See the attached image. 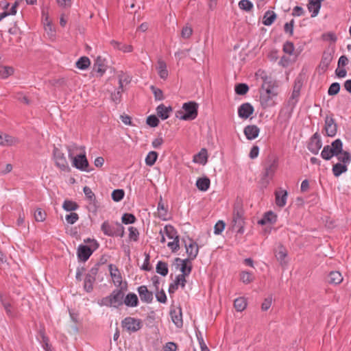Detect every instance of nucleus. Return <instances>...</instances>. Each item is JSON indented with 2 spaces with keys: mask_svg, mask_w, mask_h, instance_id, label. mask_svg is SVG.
Here are the masks:
<instances>
[{
  "mask_svg": "<svg viewBox=\"0 0 351 351\" xmlns=\"http://www.w3.org/2000/svg\"><path fill=\"white\" fill-rule=\"evenodd\" d=\"M295 47L292 42L291 41H286L282 47V51L284 53L289 54V55H293L294 53Z\"/></svg>",
  "mask_w": 351,
  "mask_h": 351,
  "instance_id": "nucleus-51",
  "label": "nucleus"
},
{
  "mask_svg": "<svg viewBox=\"0 0 351 351\" xmlns=\"http://www.w3.org/2000/svg\"><path fill=\"white\" fill-rule=\"evenodd\" d=\"M348 171V165L341 162H337L332 165V172L335 177L338 178L342 173Z\"/></svg>",
  "mask_w": 351,
  "mask_h": 351,
  "instance_id": "nucleus-32",
  "label": "nucleus"
},
{
  "mask_svg": "<svg viewBox=\"0 0 351 351\" xmlns=\"http://www.w3.org/2000/svg\"><path fill=\"white\" fill-rule=\"evenodd\" d=\"M322 147L320 134L317 132L311 136L307 144V149L315 155L319 153Z\"/></svg>",
  "mask_w": 351,
  "mask_h": 351,
  "instance_id": "nucleus-11",
  "label": "nucleus"
},
{
  "mask_svg": "<svg viewBox=\"0 0 351 351\" xmlns=\"http://www.w3.org/2000/svg\"><path fill=\"white\" fill-rule=\"evenodd\" d=\"M170 315L171 317L172 322L177 327L180 328L182 326L183 321L181 309H179L178 311L176 309L171 310L170 311Z\"/></svg>",
  "mask_w": 351,
  "mask_h": 351,
  "instance_id": "nucleus-29",
  "label": "nucleus"
},
{
  "mask_svg": "<svg viewBox=\"0 0 351 351\" xmlns=\"http://www.w3.org/2000/svg\"><path fill=\"white\" fill-rule=\"evenodd\" d=\"M73 165L77 169L88 171V162L85 154H79L73 158Z\"/></svg>",
  "mask_w": 351,
  "mask_h": 351,
  "instance_id": "nucleus-12",
  "label": "nucleus"
},
{
  "mask_svg": "<svg viewBox=\"0 0 351 351\" xmlns=\"http://www.w3.org/2000/svg\"><path fill=\"white\" fill-rule=\"evenodd\" d=\"M18 140L8 134L0 133V145L11 146L16 144Z\"/></svg>",
  "mask_w": 351,
  "mask_h": 351,
  "instance_id": "nucleus-30",
  "label": "nucleus"
},
{
  "mask_svg": "<svg viewBox=\"0 0 351 351\" xmlns=\"http://www.w3.org/2000/svg\"><path fill=\"white\" fill-rule=\"evenodd\" d=\"M124 195L125 193L123 189H115L112 191L111 196L114 202H118L123 198Z\"/></svg>",
  "mask_w": 351,
  "mask_h": 351,
  "instance_id": "nucleus-52",
  "label": "nucleus"
},
{
  "mask_svg": "<svg viewBox=\"0 0 351 351\" xmlns=\"http://www.w3.org/2000/svg\"><path fill=\"white\" fill-rule=\"evenodd\" d=\"M34 218L36 221L42 222L46 218V213L41 208H38L34 213Z\"/></svg>",
  "mask_w": 351,
  "mask_h": 351,
  "instance_id": "nucleus-54",
  "label": "nucleus"
},
{
  "mask_svg": "<svg viewBox=\"0 0 351 351\" xmlns=\"http://www.w3.org/2000/svg\"><path fill=\"white\" fill-rule=\"evenodd\" d=\"M324 0H308L307 8L311 12V17L317 16L322 7Z\"/></svg>",
  "mask_w": 351,
  "mask_h": 351,
  "instance_id": "nucleus-18",
  "label": "nucleus"
},
{
  "mask_svg": "<svg viewBox=\"0 0 351 351\" xmlns=\"http://www.w3.org/2000/svg\"><path fill=\"white\" fill-rule=\"evenodd\" d=\"M95 275L96 271H94L93 269L90 274H87L85 276L84 288L88 293L91 292L93 289V284L95 281Z\"/></svg>",
  "mask_w": 351,
  "mask_h": 351,
  "instance_id": "nucleus-21",
  "label": "nucleus"
},
{
  "mask_svg": "<svg viewBox=\"0 0 351 351\" xmlns=\"http://www.w3.org/2000/svg\"><path fill=\"white\" fill-rule=\"evenodd\" d=\"M162 231L169 239L173 240L167 243L168 247L173 252L178 251L180 248V241L179 236L174 227L171 225H166Z\"/></svg>",
  "mask_w": 351,
  "mask_h": 351,
  "instance_id": "nucleus-6",
  "label": "nucleus"
},
{
  "mask_svg": "<svg viewBox=\"0 0 351 351\" xmlns=\"http://www.w3.org/2000/svg\"><path fill=\"white\" fill-rule=\"evenodd\" d=\"M156 269V272L162 276H166L168 274V266L165 262L158 261Z\"/></svg>",
  "mask_w": 351,
  "mask_h": 351,
  "instance_id": "nucleus-47",
  "label": "nucleus"
},
{
  "mask_svg": "<svg viewBox=\"0 0 351 351\" xmlns=\"http://www.w3.org/2000/svg\"><path fill=\"white\" fill-rule=\"evenodd\" d=\"M254 111L253 106L250 103L242 104L238 108V115L243 119H248Z\"/></svg>",
  "mask_w": 351,
  "mask_h": 351,
  "instance_id": "nucleus-13",
  "label": "nucleus"
},
{
  "mask_svg": "<svg viewBox=\"0 0 351 351\" xmlns=\"http://www.w3.org/2000/svg\"><path fill=\"white\" fill-rule=\"evenodd\" d=\"M193 162L205 165L207 162V152L205 149H202L201 151L197 154L194 155Z\"/></svg>",
  "mask_w": 351,
  "mask_h": 351,
  "instance_id": "nucleus-34",
  "label": "nucleus"
},
{
  "mask_svg": "<svg viewBox=\"0 0 351 351\" xmlns=\"http://www.w3.org/2000/svg\"><path fill=\"white\" fill-rule=\"evenodd\" d=\"M305 80V74L301 72L295 79L293 89L300 92Z\"/></svg>",
  "mask_w": 351,
  "mask_h": 351,
  "instance_id": "nucleus-38",
  "label": "nucleus"
},
{
  "mask_svg": "<svg viewBox=\"0 0 351 351\" xmlns=\"http://www.w3.org/2000/svg\"><path fill=\"white\" fill-rule=\"evenodd\" d=\"M343 142L337 138L331 143L330 145H325L321 152V157L325 160H330L333 156H338L342 151Z\"/></svg>",
  "mask_w": 351,
  "mask_h": 351,
  "instance_id": "nucleus-4",
  "label": "nucleus"
},
{
  "mask_svg": "<svg viewBox=\"0 0 351 351\" xmlns=\"http://www.w3.org/2000/svg\"><path fill=\"white\" fill-rule=\"evenodd\" d=\"M109 271L114 284L117 286L121 285L122 282V277L117 267L110 264L109 265Z\"/></svg>",
  "mask_w": 351,
  "mask_h": 351,
  "instance_id": "nucleus-25",
  "label": "nucleus"
},
{
  "mask_svg": "<svg viewBox=\"0 0 351 351\" xmlns=\"http://www.w3.org/2000/svg\"><path fill=\"white\" fill-rule=\"evenodd\" d=\"M295 21L293 19H291L289 22L286 23L284 25V31L285 33H289L291 36L293 34V27H294Z\"/></svg>",
  "mask_w": 351,
  "mask_h": 351,
  "instance_id": "nucleus-60",
  "label": "nucleus"
},
{
  "mask_svg": "<svg viewBox=\"0 0 351 351\" xmlns=\"http://www.w3.org/2000/svg\"><path fill=\"white\" fill-rule=\"evenodd\" d=\"M138 298L134 293H129L124 295L123 304L128 307H136L138 305Z\"/></svg>",
  "mask_w": 351,
  "mask_h": 351,
  "instance_id": "nucleus-24",
  "label": "nucleus"
},
{
  "mask_svg": "<svg viewBox=\"0 0 351 351\" xmlns=\"http://www.w3.org/2000/svg\"><path fill=\"white\" fill-rule=\"evenodd\" d=\"M278 158H273L269 157L265 165L264 173L262 179L265 180V182L269 183L270 179L274 176L277 167H278Z\"/></svg>",
  "mask_w": 351,
  "mask_h": 351,
  "instance_id": "nucleus-8",
  "label": "nucleus"
},
{
  "mask_svg": "<svg viewBox=\"0 0 351 351\" xmlns=\"http://www.w3.org/2000/svg\"><path fill=\"white\" fill-rule=\"evenodd\" d=\"M94 250L85 245H80L77 250V258L82 262H86L93 253Z\"/></svg>",
  "mask_w": 351,
  "mask_h": 351,
  "instance_id": "nucleus-14",
  "label": "nucleus"
},
{
  "mask_svg": "<svg viewBox=\"0 0 351 351\" xmlns=\"http://www.w3.org/2000/svg\"><path fill=\"white\" fill-rule=\"evenodd\" d=\"M158 155L156 152H155V151L149 152L145 157V164L149 167L153 166L155 164V162L158 158Z\"/></svg>",
  "mask_w": 351,
  "mask_h": 351,
  "instance_id": "nucleus-43",
  "label": "nucleus"
},
{
  "mask_svg": "<svg viewBox=\"0 0 351 351\" xmlns=\"http://www.w3.org/2000/svg\"><path fill=\"white\" fill-rule=\"evenodd\" d=\"M90 61L88 57L82 56L76 62V67L80 70H85L88 68Z\"/></svg>",
  "mask_w": 351,
  "mask_h": 351,
  "instance_id": "nucleus-37",
  "label": "nucleus"
},
{
  "mask_svg": "<svg viewBox=\"0 0 351 351\" xmlns=\"http://www.w3.org/2000/svg\"><path fill=\"white\" fill-rule=\"evenodd\" d=\"M176 262H179L181 263V267L180 271L182 272V274L185 276H189L191 271V265L190 264L189 259L185 258V259H181L180 258H177L176 259Z\"/></svg>",
  "mask_w": 351,
  "mask_h": 351,
  "instance_id": "nucleus-28",
  "label": "nucleus"
},
{
  "mask_svg": "<svg viewBox=\"0 0 351 351\" xmlns=\"http://www.w3.org/2000/svg\"><path fill=\"white\" fill-rule=\"evenodd\" d=\"M335 156L337 158L339 162L342 164L348 165L351 162V154L348 151L343 150V148L339 155Z\"/></svg>",
  "mask_w": 351,
  "mask_h": 351,
  "instance_id": "nucleus-36",
  "label": "nucleus"
},
{
  "mask_svg": "<svg viewBox=\"0 0 351 351\" xmlns=\"http://www.w3.org/2000/svg\"><path fill=\"white\" fill-rule=\"evenodd\" d=\"M277 221V215L273 211L269 210L264 213L262 218L258 220V223L261 226L267 223L274 224Z\"/></svg>",
  "mask_w": 351,
  "mask_h": 351,
  "instance_id": "nucleus-20",
  "label": "nucleus"
},
{
  "mask_svg": "<svg viewBox=\"0 0 351 351\" xmlns=\"http://www.w3.org/2000/svg\"><path fill=\"white\" fill-rule=\"evenodd\" d=\"M193 33V29L191 26L186 25L183 27L182 31H181V36L184 39L189 38Z\"/></svg>",
  "mask_w": 351,
  "mask_h": 351,
  "instance_id": "nucleus-57",
  "label": "nucleus"
},
{
  "mask_svg": "<svg viewBox=\"0 0 351 351\" xmlns=\"http://www.w3.org/2000/svg\"><path fill=\"white\" fill-rule=\"evenodd\" d=\"M129 239L134 241H136L138 239L139 232L135 227L131 226L128 228Z\"/></svg>",
  "mask_w": 351,
  "mask_h": 351,
  "instance_id": "nucleus-55",
  "label": "nucleus"
},
{
  "mask_svg": "<svg viewBox=\"0 0 351 351\" xmlns=\"http://www.w3.org/2000/svg\"><path fill=\"white\" fill-rule=\"evenodd\" d=\"M104 234L108 237H120L124 235V228L119 223L110 224L108 221H104L101 226Z\"/></svg>",
  "mask_w": 351,
  "mask_h": 351,
  "instance_id": "nucleus-5",
  "label": "nucleus"
},
{
  "mask_svg": "<svg viewBox=\"0 0 351 351\" xmlns=\"http://www.w3.org/2000/svg\"><path fill=\"white\" fill-rule=\"evenodd\" d=\"M249 86L245 83H239L234 86V91L238 95H245L249 91Z\"/></svg>",
  "mask_w": 351,
  "mask_h": 351,
  "instance_id": "nucleus-40",
  "label": "nucleus"
},
{
  "mask_svg": "<svg viewBox=\"0 0 351 351\" xmlns=\"http://www.w3.org/2000/svg\"><path fill=\"white\" fill-rule=\"evenodd\" d=\"M240 280L245 285L250 284L254 280V276L252 272L243 271L240 273Z\"/></svg>",
  "mask_w": 351,
  "mask_h": 351,
  "instance_id": "nucleus-42",
  "label": "nucleus"
},
{
  "mask_svg": "<svg viewBox=\"0 0 351 351\" xmlns=\"http://www.w3.org/2000/svg\"><path fill=\"white\" fill-rule=\"evenodd\" d=\"M14 73V69L12 66L0 65V78L6 79Z\"/></svg>",
  "mask_w": 351,
  "mask_h": 351,
  "instance_id": "nucleus-44",
  "label": "nucleus"
},
{
  "mask_svg": "<svg viewBox=\"0 0 351 351\" xmlns=\"http://www.w3.org/2000/svg\"><path fill=\"white\" fill-rule=\"evenodd\" d=\"M104 59L101 58V56H98L95 60L93 69L98 76H102L106 70Z\"/></svg>",
  "mask_w": 351,
  "mask_h": 351,
  "instance_id": "nucleus-23",
  "label": "nucleus"
},
{
  "mask_svg": "<svg viewBox=\"0 0 351 351\" xmlns=\"http://www.w3.org/2000/svg\"><path fill=\"white\" fill-rule=\"evenodd\" d=\"M156 70L159 77L162 80H166L168 77L169 72L167 71V64L161 59L157 62Z\"/></svg>",
  "mask_w": 351,
  "mask_h": 351,
  "instance_id": "nucleus-26",
  "label": "nucleus"
},
{
  "mask_svg": "<svg viewBox=\"0 0 351 351\" xmlns=\"http://www.w3.org/2000/svg\"><path fill=\"white\" fill-rule=\"evenodd\" d=\"M271 302H272V297L271 296H269V297L266 298L261 305L262 311H267L270 308V306L271 305Z\"/></svg>",
  "mask_w": 351,
  "mask_h": 351,
  "instance_id": "nucleus-63",
  "label": "nucleus"
},
{
  "mask_svg": "<svg viewBox=\"0 0 351 351\" xmlns=\"http://www.w3.org/2000/svg\"><path fill=\"white\" fill-rule=\"evenodd\" d=\"M79 206L75 202L71 200H64L62 204V208L64 210L68 212H72L76 210Z\"/></svg>",
  "mask_w": 351,
  "mask_h": 351,
  "instance_id": "nucleus-48",
  "label": "nucleus"
},
{
  "mask_svg": "<svg viewBox=\"0 0 351 351\" xmlns=\"http://www.w3.org/2000/svg\"><path fill=\"white\" fill-rule=\"evenodd\" d=\"M53 155L56 166L62 171H69L70 168L64 154L59 149L55 147Z\"/></svg>",
  "mask_w": 351,
  "mask_h": 351,
  "instance_id": "nucleus-9",
  "label": "nucleus"
},
{
  "mask_svg": "<svg viewBox=\"0 0 351 351\" xmlns=\"http://www.w3.org/2000/svg\"><path fill=\"white\" fill-rule=\"evenodd\" d=\"M275 256L281 266L284 267L287 265V261H286L287 250L283 245L280 244L278 245V250L275 252Z\"/></svg>",
  "mask_w": 351,
  "mask_h": 351,
  "instance_id": "nucleus-19",
  "label": "nucleus"
},
{
  "mask_svg": "<svg viewBox=\"0 0 351 351\" xmlns=\"http://www.w3.org/2000/svg\"><path fill=\"white\" fill-rule=\"evenodd\" d=\"M343 280L341 274L338 271H332L328 275V282L331 285H339Z\"/></svg>",
  "mask_w": 351,
  "mask_h": 351,
  "instance_id": "nucleus-27",
  "label": "nucleus"
},
{
  "mask_svg": "<svg viewBox=\"0 0 351 351\" xmlns=\"http://www.w3.org/2000/svg\"><path fill=\"white\" fill-rule=\"evenodd\" d=\"M121 326L127 332L132 333L139 330L143 326V323L139 319L127 317L122 320Z\"/></svg>",
  "mask_w": 351,
  "mask_h": 351,
  "instance_id": "nucleus-7",
  "label": "nucleus"
},
{
  "mask_svg": "<svg viewBox=\"0 0 351 351\" xmlns=\"http://www.w3.org/2000/svg\"><path fill=\"white\" fill-rule=\"evenodd\" d=\"M84 193L86 198L90 202H94L95 201V195L92 190L88 186L84 187Z\"/></svg>",
  "mask_w": 351,
  "mask_h": 351,
  "instance_id": "nucleus-59",
  "label": "nucleus"
},
{
  "mask_svg": "<svg viewBox=\"0 0 351 351\" xmlns=\"http://www.w3.org/2000/svg\"><path fill=\"white\" fill-rule=\"evenodd\" d=\"M333 59L332 53L329 51H324L320 63L319 64V68L322 71L323 73H325L328 66Z\"/></svg>",
  "mask_w": 351,
  "mask_h": 351,
  "instance_id": "nucleus-17",
  "label": "nucleus"
},
{
  "mask_svg": "<svg viewBox=\"0 0 351 351\" xmlns=\"http://www.w3.org/2000/svg\"><path fill=\"white\" fill-rule=\"evenodd\" d=\"M238 5L241 10H244L245 12H250L254 7L252 2L250 1V0H241L239 2Z\"/></svg>",
  "mask_w": 351,
  "mask_h": 351,
  "instance_id": "nucleus-49",
  "label": "nucleus"
},
{
  "mask_svg": "<svg viewBox=\"0 0 351 351\" xmlns=\"http://www.w3.org/2000/svg\"><path fill=\"white\" fill-rule=\"evenodd\" d=\"M305 11L302 7L296 5L293 8L291 15L293 16H301L304 15Z\"/></svg>",
  "mask_w": 351,
  "mask_h": 351,
  "instance_id": "nucleus-62",
  "label": "nucleus"
},
{
  "mask_svg": "<svg viewBox=\"0 0 351 351\" xmlns=\"http://www.w3.org/2000/svg\"><path fill=\"white\" fill-rule=\"evenodd\" d=\"M171 111L172 108L171 106H165L164 104H160L156 108L157 114L162 120L168 119L169 117V112Z\"/></svg>",
  "mask_w": 351,
  "mask_h": 351,
  "instance_id": "nucleus-31",
  "label": "nucleus"
},
{
  "mask_svg": "<svg viewBox=\"0 0 351 351\" xmlns=\"http://www.w3.org/2000/svg\"><path fill=\"white\" fill-rule=\"evenodd\" d=\"M0 300H1V304L3 306L5 311H6V313L8 314V315L12 317L14 315V313L12 312V306L11 304L6 302L2 296L0 297Z\"/></svg>",
  "mask_w": 351,
  "mask_h": 351,
  "instance_id": "nucleus-58",
  "label": "nucleus"
},
{
  "mask_svg": "<svg viewBox=\"0 0 351 351\" xmlns=\"http://www.w3.org/2000/svg\"><path fill=\"white\" fill-rule=\"evenodd\" d=\"M276 204L278 207H284L286 205L288 192L286 190H280L275 192Z\"/></svg>",
  "mask_w": 351,
  "mask_h": 351,
  "instance_id": "nucleus-22",
  "label": "nucleus"
},
{
  "mask_svg": "<svg viewBox=\"0 0 351 351\" xmlns=\"http://www.w3.org/2000/svg\"><path fill=\"white\" fill-rule=\"evenodd\" d=\"M263 80L261 90L260 91V102L261 107L266 109L276 105L274 98L278 95L277 82L268 75L265 71L259 69L256 74Z\"/></svg>",
  "mask_w": 351,
  "mask_h": 351,
  "instance_id": "nucleus-1",
  "label": "nucleus"
},
{
  "mask_svg": "<svg viewBox=\"0 0 351 351\" xmlns=\"http://www.w3.org/2000/svg\"><path fill=\"white\" fill-rule=\"evenodd\" d=\"M156 298L157 301H158L160 303L164 304V303H166V302H167V295L163 290L158 291L156 293Z\"/></svg>",
  "mask_w": 351,
  "mask_h": 351,
  "instance_id": "nucleus-64",
  "label": "nucleus"
},
{
  "mask_svg": "<svg viewBox=\"0 0 351 351\" xmlns=\"http://www.w3.org/2000/svg\"><path fill=\"white\" fill-rule=\"evenodd\" d=\"M124 292L121 289H116L112 293L101 300L97 304L99 306L119 308L123 304Z\"/></svg>",
  "mask_w": 351,
  "mask_h": 351,
  "instance_id": "nucleus-2",
  "label": "nucleus"
},
{
  "mask_svg": "<svg viewBox=\"0 0 351 351\" xmlns=\"http://www.w3.org/2000/svg\"><path fill=\"white\" fill-rule=\"evenodd\" d=\"M147 124L151 127H156L159 123V120L155 115H149L147 118Z\"/></svg>",
  "mask_w": 351,
  "mask_h": 351,
  "instance_id": "nucleus-61",
  "label": "nucleus"
},
{
  "mask_svg": "<svg viewBox=\"0 0 351 351\" xmlns=\"http://www.w3.org/2000/svg\"><path fill=\"white\" fill-rule=\"evenodd\" d=\"M232 228L236 230L237 233L243 234L244 232V221L243 219L236 218L232 220Z\"/></svg>",
  "mask_w": 351,
  "mask_h": 351,
  "instance_id": "nucleus-46",
  "label": "nucleus"
},
{
  "mask_svg": "<svg viewBox=\"0 0 351 351\" xmlns=\"http://www.w3.org/2000/svg\"><path fill=\"white\" fill-rule=\"evenodd\" d=\"M324 129L327 136L334 137L337 134V123L333 117V114L326 115Z\"/></svg>",
  "mask_w": 351,
  "mask_h": 351,
  "instance_id": "nucleus-10",
  "label": "nucleus"
},
{
  "mask_svg": "<svg viewBox=\"0 0 351 351\" xmlns=\"http://www.w3.org/2000/svg\"><path fill=\"white\" fill-rule=\"evenodd\" d=\"M65 219L67 223L74 224L79 219V216L76 213L71 212L66 215Z\"/></svg>",
  "mask_w": 351,
  "mask_h": 351,
  "instance_id": "nucleus-56",
  "label": "nucleus"
},
{
  "mask_svg": "<svg viewBox=\"0 0 351 351\" xmlns=\"http://www.w3.org/2000/svg\"><path fill=\"white\" fill-rule=\"evenodd\" d=\"M186 253L189 255V259H194L198 254V246L196 243L191 242L188 245H186Z\"/></svg>",
  "mask_w": 351,
  "mask_h": 351,
  "instance_id": "nucleus-35",
  "label": "nucleus"
},
{
  "mask_svg": "<svg viewBox=\"0 0 351 351\" xmlns=\"http://www.w3.org/2000/svg\"><path fill=\"white\" fill-rule=\"evenodd\" d=\"M234 306L237 311H243L247 306V302L243 297H239L234 300Z\"/></svg>",
  "mask_w": 351,
  "mask_h": 351,
  "instance_id": "nucleus-41",
  "label": "nucleus"
},
{
  "mask_svg": "<svg viewBox=\"0 0 351 351\" xmlns=\"http://www.w3.org/2000/svg\"><path fill=\"white\" fill-rule=\"evenodd\" d=\"M138 293L142 302L150 304L153 300V293L149 291L145 285H141L138 287Z\"/></svg>",
  "mask_w": 351,
  "mask_h": 351,
  "instance_id": "nucleus-15",
  "label": "nucleus"
},
{
  "mask_svg": "<svg viewBox=\"0 0 351 351\" xmlns=\"http://www.w3.org/2000/svg\"><path fill=\"white\" fill-rule=\"evenodd\" d=\"M243 133L249 141L256 138L260 133V128L256 125H248L243 129Z\"/></svg>",
  "mask_w": 351,
  "mask_h": 351,
  "instance_id": "nucleus-16",
  "label": "nucleus"
},
{
  "mask_svg": "<svg viewBox=\"0 0 351 351\" xmlns=\"http://www.w3.org/2000/svg\"><path fill=\"white\" fill-rule=\"evenodd\" d=\"M198 105L194 101L183 104L181 110L176 112V117L184 121L194 120L197 116Z\"/></svg>",
  "mask_w": 351,
  "mask_h": 351,
  "instance_id": "nucleus-3",
  "label": "nucleus"
},
{
  "mask_svg": "<svg viewBox=\"0 0 351 351\" xmlns=\"http://www.w3.org/2000/svg\"><path fill=\"white\" fill-rule=\"evenodd\" d=\"M123 82H125L126 83H128L130 81L125 79L124 80H122L121 77H119V89L117 90V91L114 92V93L112 94V99L115 101V102H117L120 100V98H121V93L123 91Z\"/></svg>",
  "mask_w": 351,
  "mask_h": 351,
  "instance_id": "nucleus-39",
  "label": "nucleus"
},
{
  "mask_svg": "<svg viewBox=\"0 0 351 351\" xmlns=\"http://www.w3.org/2000/svg\"><path fill=\"white\" fill-rule=\"evenodd\" d=\"M276 18L277 15L274 12L268 10L263 16V24L266 26H270L274 23Z\"/></svg>",
  "mask_w": 351,
  "mask_h": 351,
  "instance_id": "nucleus-33",
  "label": "nucleus"
},
{
  "mask_svg": "<svg viewBox=\"0 0 351 351\" xmlns=\"http://www.w3.org/2000/svg\"><path fill=\"white\" fill-rule=\"evenodd\" d=\"M210 185V180L207 178L197 179L196 186L200 191H206Z\"/></svg>",
  "mask_w": 351,
  "mask_h": 351,
  "instance_id": "nucleus-45",
  "label": "nucleus"
},
{
  "mask_svg": "<svg viewBox=\"0 0 351 351\" xmlns=\"http://www.w3.org/2000/svg\"><path fill=\"white\" fill-rule=\"evenodd\" d=\"M121 220L125 224H131L135 222L136 218L132 214L125 213L123 215Z\"/></svg>",
  "mask_w": 351,
  "mask_h": 351,
  "instance_id": "nucleus-53",
  "label": "nucleus"
},
{
  "mask_svg": "<svg viewBox=\"0 0 351 351\" xmlns=\"http://www.w3.org/2000/svg\"><path fill=\"white\" fill-rule=\"evenodd\" d=\"M340 84L338 82H333L330 84L328 90V94L330 96L337 95L340 91Z\"/></svg>",
  "mask_w": 351,
  "mask_h": 351,
  "instance_id": "nucleus-50",
  "label": "nucleus"
}]
</instances>
